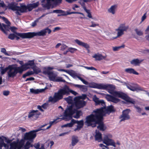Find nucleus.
Instances as JSON below:
<instances>
[{
    "label": "nucleus",
    "mask_w": 149,
    "mask_h": 149,
    "mask_svg": "<svg viewBox=\"0 0 149 149\" xmlns=\"http://www.w3.org/2000/svg\"><path fill=\"white\" fill-rule=\"evenodd\" d=\"M131 110L129 109H126L122 111V114L120 115V118L121 119L120 122L127 120L130 118L129 113Z\"/></svg>",
    "instance_id": "obj_11"
},
{
    "label": "nucleus",
    "mask_w": 149,
    "mask_h": 149,
    "mask_svg": "<svg viewBox=\"0 0 149 149\" xmlns=\"http://www.w3.org/2000/svg\"><path fill=\"white\" fill-rule=\"evenodd\" d=\"M2 138H3V139H5V142H6L7 143H11V142H12V140L9 139L8 138H7L6 137L4 136H2Z\"/></svg>",
    "instance_id": "obj_50"
},
{
    "label": "nucleus",
    "mask_w": 149,
    "mask_h": 149,
    "mask_svg": "<svg viewBox=\"0 0 149 149\" xmlns=\"http://www.w3.org/2000/svg\"><path fill=\"white\" fill-rule=\"evenodd\" d=\"M10 147H14L18 148L19 147H22V146L20 144H18L15 141H13L10 143Z\"/></svg>",
    "instance_id": "obj_35"
},
{
    "label": "nucleus",
    "mask_w": 149,
    "mask_h": 149,
    "mask_svg": "<svg viewBox=\"0 0 149 149\" xmlns=\"http://www.w3.org/2000/svg\"><path fill=\"white\" fill-rule=\"evenodd\" d=\"M95 140L98 142H100L102 141V135L101 133L99 132H96L95 136Z\"/></svg>",
    "instance_id": "obj_26"
},
{
    "label": "nucleus",
    "mask_w": 149,
    "mask_h": 149,
    "mask_svg": "<svg viewBox=\"0 0 149 149\" xmlns=\"http://www.w3.org/2000/svg\"><path fill=\"white\" fill-rule=\"evenodd\" d=\"M27 9H28L29 11H31L33 9L31 4H28L27 6Z\"/></svg>",
    "instance_id": "obj_60"
},
{
    "label": "nucleus",
    "mask_w": 149,
    "mask_h": 149,
    "mask_svg": "<svg viewBox=\"0 0 149 149\" xmlns=\"http://www.w3.org/2000/svg\"><path fill=\"white\" fill-rule=\"evenodd\" d=\"M74 119H72L71 120V122L70 123L63 125L61 127H72L73 126L74 124Z\"/></svg>",
    "instance_id": "obj_33"
},
{
    "label": "nucleus",
    "mask_w": 149,
    "mask_h": 149,
    "mask_svg": "<svg viewBox=\"0 0 149 149\" xmlns=\"http://www.w3.org/2000/svg\"><path fill=\"white\" fill-rule=\"evenodd\" d=\"M54 69L53 67L46 66L43 68L42 73L45 75H48Z\"/></svg>",
    "instance_id": "obj_22"
},
{
    "label": "nucleus",
    "mask_w": 149,
    "mask_h": 149,
    "mask_svg": "<svg viewBox=\"0 0 149 149\" xmlns=\"http://www.w3.org/2000/svg\"><path fill=\"white\" fill-rule=\"evenodd\" d=\"M79 3L81 4L84 10H86L87 8L84 1L83 0H80V1H79Z\"/></svg>",
    "instance_id": "obj_43"
},
{
    "label": "nucleus",
    "mask_w": 149,
    "mask_h": 149,
    "mask_svg": "<svg viewBox=\"0 0 149 149\" xmlns=\"http://www.w3.org/2000/svg\"><path fill=\"white\" fill-rule=\"evenodd\" d=\"M78 78L84 84L86 85H87L88 84V82L86 81L85 80H84V79L82 78V77H78Z\"/></svg>",
    "instance_id": "obj_53"
},
{
    "label": "nucleus",
    "mask_w": 149,
    "mask_h": 149,
    "mask_svg": "<svg viewBox=\"0 0 149 149\" xmlns=\"http://www.w3.org/2000/svg\"><path fill=\"white\" fill-rule=\"evenodd\" d=\"M65 89L66 91H67V93H66V95H68L70 94V93H71L72 94L74 95H76L78 94V93L72 90H71L69 87L67 85H65Z\"/></svg>",
    "instance_id": "obj_24"
},
{
    "label": "nucleus",
    "mask_w": 149,
    "mask_h": 149,
    "mask_svg": "<svg viewBox=\"0 0 149 149\" xmlns=\"http://www.w3.org/2000/svg\"><path fill=\"white\" fill-rule=\"evenodd\" d=\"M104 85H106L107 87L104 89L108 90V92L113 96L109 94L106 95L105 97L108 101L115 103H117L120 100L115 97H116L124 100L127 103H130L134 104H135V101L129 97L126 94L122 92L114 91L113 90L112 85L111 84H104Z\"/></svg>",
    "instance_id": "obj_1"
},
{
    "label": "nucleus",
    "mask_w": 149,
    "mask_h": 149,
    "mask_svg": "<svg viewBox=\"0 0 149 149\" xmlns=\"http://www.w3.org/2000/svg\"><path fill=\"white\" fill-rule=\"evenodd\" d=\"M103 143L107 146H111L115 148L116 147V143L114 141L109 138L108 135H105L103 139Z\"/></svg>",
    "instance_id": "obj_14"
},
{
    "label": "nucleus",
    "mask_w": 149,
    "mask_h": 149,
    "mask_svg": "<svg viewBox=\"0 0 149 149\" xmlns=\"http://www.w3.org/2000/svg\"><path fill=\"white\" fill-rule=\"evenodd\" d=\"M44 90L43 89H42L40 90H39L38 89L35 90L33 88H31L30 89V92L32 93L35 94H37L41 92Z\"/></svg>",
    "instance_id": "obj_34"
},
{
    "label": "nucleus",
    "mask_w": 149,
    "mask_h": 149,
    "mask_svg": "<svg viewBox=\"0 0 149 149\" xmlns=\"http://www.w3.org/2000/svg\"><path fill=\"white\" fill-rule=\"evenodd\" d=\"M65 86L62 88L59 89L57 92L55 93L53 97H49V101L50 102H56L62 99L63 95H66L67 91H66Z\"/></svg>",
    "instance_id": "obj_4"
},
{
    "label": "nucleus",
    "mask_w": 149,
    "mask_h": 149,
    "mask_svg": "<svg viewBox=\"0 0 149 149\" xmlns=\"http://www.w3.org/2000/svg\"><path fill=\"white\" fill-rule=\"evenodd\" d=\"M125 85L128 89L133 91H143V88L136 84L131 83H125Z\"/></svg>",
    "instance_id": "obj_8"
},
{
    "label": "nucleus",
    "mask_w": 149,
    "mask_h": 149,
    "mask_svg": "<svg viewBox=\"0 0 149 149\" xmlns=\"http://www.w3.org/2000/svg\"><path fill=\"white\" fill-rule=\"evenodd\" d=\"M10 93V91H4L3 92V95L5 96H8Z\"/></svg>",
    "instance_id": "obj_63"
},
{
    "label": "nucleus",
    "mask_w": 149,
    "mask_h": 149,
    "mask_svg": "<svg viewBox=\"0 0 149 149\" xmlns=\"http://www.w3.org/2000/svg\"><path fill=\"white\" fill-rule=\"evenodd\" d=\"M134 107L137 110V112L139 113H140L141 111V109L139 107H138L137 106H134Z\"/></svg>",
    "instance_id": "obj_62"
},
{
    "label": "nucleus",
    "mask_w": 149,
    "mask_h": 149,
    "mask_svg": "<svg viewBox=\"0 0 149 149\" xmlns=\"http://www.w3.org/2000/svg\"><path fill=\"white\" fill-rule=\"evenodd\" d=\"M36 136V131L34 130L25 133L24 139L25 140H28L32 142Z\"/></svg>",
    "instance_id": "obj_10"
},
{
    "label": "nucleus",
    "mask_w": 149,
    "mask_h": 149,
    "mask_svg": "<svg viewBox=\"0 0 149 149\" xmlns=\"http://www.w3.org/2000/svg\"><path fill=\"white\" fill-rule=\"evenodd\" d=\"M47 3L45 4H42V5L43 8H47V9L50 8L51 6V2L47 1Z\"/></svg>",
    "instance_id": "obj_37"
},
{
    "label": "nucleus",
    "mask_w": 149,
    "mask_h": 149,
    "mask_svg": "<svg viewBox=\"0 0 149 149\" xmlns=\"http://www.w3.org/2000/svg\"><path fill=\"white\" fill-rule=\"evenodd\" d=\"M68 50L71 53H74L77 50V49L72 47H70L69 48Z\"/></svg>",
    "instance_id": "obj_52"
},
{
    "label": "nucleus",
    "mask_w": 149,
    "mask_h": 149,
    "mask_svg": "<svg viewBox=\"0 0 149 149\" xmlns=\"http://www.w3.org/2000/svg\"><path fill=\"white\" fill-rule=\"evenodd\" d=\"M84 67L88 70H97V69L93 67H88L87 66H84Z\"/></svg>",
    "instance_id": "obj_58"
},
{
    "label": "nucleus",
    "mask_w": 149,
    "mask_h": 149,
    "mask_svg": "<svg viewBox=\"0 0 149 149\" xmlns=\"http://www.w3.org/2000/svg\"><path fill=\"white\" fill-rule=\"evenodd\" d=\"M116 110L114 109L112 105L107 107V108L104 109V113L102 114V117L103 116L106 114H109L111 113L114 112Z\"/></svg>",
    "instance_id": "obj_19"
},
{
    "label": "nucleus",
    "mask_w": 149,
    "mask_h": 149,
    "mask_svg": "<svg viewBox=\"0 0 149 149\" xmlns=\"http://www.w3.org/2000/svg\"><path fill=\"white\" fill-rule=\"evenodd\" d=\"M72 14H80L82 15L83 16H84V15L82 13L78 12H70L68 13V15H70Z\"/></svg>",
    "instance_id": "obj_61"
},
{
    "label": "nucleus",
    "mask_w": 149,
    "mask_h": 149,
    "mask_svg": "<svg viewBox=\"0 0 149 149\" xmlns=\"http://www.w3.org/2000/svg\"><path fill=\"white\" fill-rule=\"evenodd\" d=\"M34 147L37 149H45L43 146H42L40 148V144L39 142L37 143H35L34 145Z\"/></svg>",
    "instance_id": "obj_41"
},
{
    "label": "nucleus",
    "mask_w": 149,
    "mask_h": 149,
    "mask_svg": "<svg viewBox=\"0 0 149 149\" xmlns=\"http://www.w3.org/2000/svg\"><path fill=\"white\" fill-rule=\"evenodd\" d=\"M27 63L29 66H32L35 65L34 60L29 61Z\"/></svg>",
    "instance_id": "obj_44"
},
{
    "label": "nucleus",
    "mask_w": 149,
    "mask_h": 149,
    "mask_svg": "<svg viewBox=\"0 0 149 149\" xmlns=\"http://www.w3.org/2000/svg\"><path fill=\"white\" fill-rule=\"evenodd\" d=\"M47 32L48 34H50L51 32V30L48 28L42 29L40 31L37 32H28L27 33L26 38H31L37 36H45Z\"/></svg>",
    "instance_id": "obj_6"
},
{
    "label": "nucleus",
    "mask_w": 149,
    "mask_h": 149,
    "mask_svg": "<svg viewBox=\"0 0 149 149\" xmlns=\"http://www.w3.org/2000/svg\"><path fill=\"white\" fill-rule=\"evenodd\" d=\"M65 100L68 103L71 102L72 101V97L71 96L65 98Z\"/></svg>",
    "instance_id": "obj_54"
},
{
    "label": "nucleus",
    "mask_w": 149,
    "mask_h": 149,
    "mask_svg": "<svg viewBox=\"0 0 149 149\" xmlns=\"http://www.w3.org/2000/svg\"><path fill=\"white\" fill-rule=\"evenodd\" d=\"M125 45H123L120 46L118 47H113V50L114 51H118L121 48H124L125 47Z\"/></svg>",
    "instance_id": "obj_42"
},
{
    "label": "nucleus",
    "mask_w": 149,
    "mask_h": 149,
    "mask_svg": "<svg viewBox=\"0 0 149 149\" xmlns=\"http://www.w3.org/2000/svg\"><path fill=\"white\" fill-rule=\"evenodd\" d=\"M129 28L128 26H126L125 24H120L118 28L116 29V31H117V35L115 38L117 37L121 36L124 34V32L127 31Z\"/></svg>",
    "instance_id": "obj_7"
},
{
    "label": "nucleus",
    "mask_w": 149,
    "mask_h": 149,
    "mask_svg": "<svg viewBox=\"0 0 149 149\" xmlns=\"http://www.w3.org/2000/svg\"><path fill=\"white\" fill-rule=\"evenodd\" d=\"M143 61V60L140 61L138 58L134 59L130 61V63L131 64L134 65L135 66L139 65Z\"/></svg>",
    "instance_id": "obj_27"
},
{
    "label": "nucleus",
    "mask_w": 149,
    "mask_h": 149,
    "mask_svg": "<svg viewBox=\"0 0 149 149\" xmlns=\"http://www.w3.org/2000/svg\"><path fill=\"white\" fill-rule=\"evenodd\" d=\"M54 81L56 82H65L66 81L65 80L63 79L62 77H56L55 79L54 80Z\"/></svg>",
    "instance_id": "obj_38"
},
{
    "label": "nucleus",
    "mask_w": 149,
    "mask_h": 149,
    "mask_svg": "<svg viewBox=\"0 0 149 149\" xmlns=\"http://www.w3.org/2000/svg\"><path fill=\"white\" fill-rule=\"evenodd\" d=\"M90 86L91 87L97 88L99 89H104L106 88L107 87L104 84H97L93 82L90 84Z\"/></svg>",
    "instance_id": "obj_18"
},
{
    "label": "nucleus",
    "mask_w": 149,
    "mask_h": 149,
    "mask_svg": "<svg viewBox=\"0 0 149 149\" xmlns=\"http://www.w3.org/2000/svg\"><path fill=\"white\" fill-rule=\"evenodd\" d=\"M78 137L77 136H73L72 137V146H74L78 142Z\"/></svg>",
    "instance_id": "obj_31"
},
{
    "label": "nucleus",
    "mask_w": 149,
    "mask_h": 149,
    "mask_svg": "<svg viewBox=\"0 0 149 149\" xmlns=\"http://www.w3.org/2000/svg\"><path fill=\"white\" fill-rule=\"evenodd\" d=\"M52 13H63L62 14H58V16H65L66 15L65 14V12L63 10H62L61 9H57V10H53V12Z\"/></svg>",
    "instance_id": "obj_30"
},
{
    "label": "nucleus",
    "mask_w": 149,
    "mask_h": 149,
    "mask_svg": "<svg viewBox=\"0 0 149 149\" xmlns=\"http://www.w3.org/2000/svg\"><path fill=\"white\" fill-rule=\"evenodd\" d=\"M125 71L128 73L130 74H134L138 75L139 73L135 71L134 69L132 68H128L126 69L125 70Z\"/></svg>",
    "instance_id": "obj_29"
},
{
    "label": "nucleus",
    "mask_w": 149,
    "mask_h": 149,
    "mask_svg": "<svg viewBox=\"0 0 149 149\" xmlns=\"http://www.w3.org/2000/svg\"><path fill=\"white\" fill-rule=\"evenodd\" d=\"M15 33H10L8 35V38L11 40H14L15 38Z\"/></svg>",
    "instance_id": "obj_45"
},
{
    "label": "nucleus",
    "mask_w": 149,
    "mask_h": 149,
    "mask_svg": "<svg viewBox=\"0 0 149 149\" xmlns=\"http://www.w3.org/2000/svg\"><path fill=\"white\" fill-rule=\"evenodd\" d=\"M30 145L31 143L29 141H27L24 146V149H29L30 147Z\"/></svg>",
    "instance_id": "obj_47"
},
{
    "label": "nucleus",
    "mask_w": 149,
    "mask_h": 149,
    "mask_svg": "<svg viewBox=\"0 0 149 149\" xmlns=\"http://www.w3.org/2000/svg\"><path fill=\"white\" fill-rule=\"evenodd\" d=\"M32 7L33 8H35L38 6L39 5V3L38 2H37L36 3H31Z\"/></svg>",
    "instance_id": "obj_51"
},
{
    "label": "nucleus",
    "mask_w": 149,
    "mask_h": 149,
    "mask_svg": "<svg viewBox=\"0 0 149 149\" xmlns=\"http://www.w3.org/2000/svg\"><path fill=\"white\" fill-rule=\"evenodd\" d=\"M27 10V7L25 5H21L20 6H19V8H18V11L22 13L26 12Z\"/></svg>",
    "instance_id": "obj_28"
},
{
    "label": "nucleus",
    "mask_w": 149,
    "mask_h": 149,
    "mask_svg": "<svg viewBox=\"0 0 149 149\" xmlns=\"http://www.w3.org/2000/svg\"><path fill=\"white\" fill-rule=\"evenodd\" d=\"M41 114L40 113L38 110H32L29 113L28 117L29 118L32 119L33 120L37 119Z\"/></svg>",
    "instance_id": "obj_15"
},
{
    "label": "nucleus",
    "mask_w": 149,
    "mask_h": 149,
    "mask_svg": "<svg viewBox=\"0 0 149 149\" xmlns=\"http://www.w3.org/2000/svg\"><path fill=\"white\" fill-rule=\"evenodd\" d=\"M74 101L75 107L78 109L83 107L86 104L85 101L80 100L76 97L74 98Z\"/></svg>",
    "instance_id": "obj_13"
},
{
    "label": "nucleus",
    "mask_w": 149,
    "mask_h": 149,
    "mask_svg": "<svg viewBox=\"0 0 149 149\" xmlns=\"http://www.w3.org/2000/svg\"><path fill=\"white\" fill-rule=\"evenodd\" d=\"M17 29V28L15 26L10 27V30L11 31L13 32L14 33H15L17 36H19L22 38H26L27 33H18L16 31Z\"/></svg>",
    "instance_id": "obj_16"
},
{
    "label": "nucleus",
    "mask_w": 149,
    "mask_h": 149,
    "mask_svg": "<svg viewBox=\"0 0 149 149\" xmlns=\"http://www.w3.org/2000/svg\"><path fill=\"white\" fill-rule=\"evenodd\" d=\"M33 72L32 71H29L24 74L22 76V77L24 78H26V77L29 76L33 74L34 73L38 74L41 72V70L39 68L36 69L35 68H33Z\"/></svg>",
    "instance_id": "obj_17"
},
{
    "label": "nucleus",
    "mask_w": 149,
    "mask_h": 149,
    "mask_svg": "<svg viewBox=\"0 0 149 149\" xmlns=\"http://www.w3.org/2000/svg\"><path fill=\"white\" fill-rule=\"evenodd\" d=\"M88 14L87 16L90 18H93L92 16L90 10L86 9V10H84Z\"/></svg>",
    "instance_id": "obj_49"
},
{
    "label": "nucleus",
    "mask_w": 149,
    "mask_h": 149,
    "mask_svg": "<svg viewBox=\"0 0 149 149\" xmlns=\"http://www.w3.org/2000/svg\"><path fill=\"white\" fill-rule=\"evenodd\" d=\"M76 97L79 99H82V100H85L87 97V95L86 94H82L81 96Z\"/></svg>",
    "instance_id": "obj_46"
},
{
    "label": "nucleus",
    "mask_w": 149,
    "mask_h": 149,
    "mask_svg": "<svg viewBox=\"0 0 149 149\" xmlns=\"http://www.w3.org/2000/svg\"><path fill=\"white\" fill-rule=\"evenodd\" d=\"M3 146L6 149H8L9 147V145L5 143L4 142V139L1 137L0 136V149H2Z\"/></svg>",
    "instance_id": "obj_23"
},
{
    "label": "nucleus",
    "mask_w": 149,
    "mask_h": 149,
    "mask_svg": "<svg viewBox=\"0 0 149 149\" xmlns=\"http://www.w3.org/2000/svg\"><path fill=\"white\" fill-rule=\"evenodd\" d=\"M146 13H145L142 16V17H141V22H143L144 21L145 19L146 18Z\"/></svg>",
    "instance_id": "obj_64"
},
{
    "label": "nucleus",
    "mask_w": 149,
    "mask_h": 149,
    "mask_svg": "<svg viewBox=\"0 0 149 149\" xmlns=\"http://www.w3.org/2000/svg\"><path fill=\"white\" fill-rule=\"evenodd\" d=\"M91 25L89 26L90 27H95L97 26H99V24H96L94 22L91 21Z\"/></svg>",
    "instance_id": "obj_56"
},
{
    "label": "nucleus",
    "mask_w": 149,
    "mask_h": 149,
    "mask_svg": "<svg viewBox=\"0 0 149 149\" xmlns=\"http://www.w3.org/2000/svg\"><path fill=\"white\" fill-rule=\"evenodd\" d=\"M1 52L4 53L5 55L8 56L9 54L6 52V49L4 48H2L1 49Z\"/></svg>",
    "instance_id": "obj_59"
},
{
    "label": "nucleus",
    "mask_w": 149,
    "mask_h": 149,
    "mask_svg": "<svg viewBox=\"0 0 149 149\" xmlns=\"http://www.w3.org/2000/svg\"><path fill=\"white\" fill-rule=\"evenodd\" d=\"M93 100L95 102V105H99L102 106V107L100 108L97 109L96 110L93 111V112L95 113V114H96V112L98 110L101 109H102L103 111V112L102 113L103 114L104 112V108H105V103L104 100H99V98H97L96 96L93 98Z\"/></svg>",
    "instance_id": "obj_9"
},
{
    "label": "nucleus",
    "mask_w": 149,
    "mask_h": 149,
    "mask_svg": "<svg viewBox=\"0 0 149 149\" xmlns=\"http://www.w3.org/2000/svg\"><path fill=\"white\" fill-rule=\"evenodd\" d=\"M10 25H6L4 24H2V26L3 29L8 33V31L10 30Z\"/></svg>",
    "instance_id": "obj_36"
},
{
    "label": "nucleus",
    "mask_w": 149,
    "mask_h": 149,
    "mask_svg": "<svg viewBox=\"0 0 149 149\" xmlns=\"http://www.w3.org/2000/svg\"><path fill=\"white\" fill-rule=\"evenodd\" d=\"M18 8H19V6H16L13 4H11L9 6V8L13 11H18Z\"/></svg>",
    "instance_id": "obj_40"
},
{
    "label": "nucleus",
    "mask_w": 149,
    "mask_h": 149,
    "mask_svg": "<svg viewBox=\"0 0 149 149\" xmlns=\"http://www.w3.org/2000/svg\"><path fill=\"white\" fill-rule=\"evenodd\" d=\"M74 41L78 45L85 48L88 51V52H89V49L90 48V46L88 44L82 42L77 39L75 40Z\"/></svg>",
    "instance_id": "obj_20"
},
{
    "label": "nucleus",
    "mask_w": 149,
    "mask_h": 149,
    "mask_svg": "<svg viewBox=\"0 0 149 149\" xmlns=\"http://www.w3.org/2000/svg\"><path fill=\"white\" fill-rule=\"evenodd\" d=\"M2 18L4 21H5V23L7 25H10V22L8 20V19L4 17H3Z\"/></svg>",
    "instance_id": "obj_57"
},
{
    "label": "nucleus",
    "mask_w": 149,
    "mask_h": 149,
    "mask_svg": "<svg viewBox=\"0 0 149 149\" xmlns=\"http://www.w3.org/2000/svg\"><path fill=\"white\" fill-rule=\"evenodd\" d=\"M74 124L77 123V127L74 130V131H76L77 130L79 131L83 128L84 125V122L83 120H81L80 121L76 120L74 119Z\"/></svg>",
    "instance_id": "obj_21"
},
{
    "label": "nucleus",
    "mask_w": 149,
    "mask_h": 149,
    "mask_svg": "<svg viewBox=\"0 0 149 149\" xmlns=\"http://www.w3.org/2000/svg\"><path fill=\"white\" fill-rule=\"evenodd\" d=\"M0 30L6 35H7V32L3 29L2 26V24L0 22Z\"/></svg>",
    "instance_id": "obj_55"
},
{
    "label": "nucleus",
    "mask_w": 149,
    "mask_h": 149,
    "mask_svg": "<svg viewBox=\"0 0 149 149\" xmlns=\"http://www.w3.org/2000/svg\"><path fill=\"white\" fill-rule=\"evenodd\" d=\"M8 77L9 78H14L16 76L15 67H13L12 65H9L8 67L4 68V67H0V71L2 75L4 74L8 70Z\"/></svg>",
    "instance_id": "obj_5"
},
{
    "label": "nucleus",
    "mask_w": 149,
    "mask_h": 149,
    "mask_svg": "<svg viewBox=\"0 0 149 149\" xmlns=\"http://www.w3.org/2000/svg\"><path fill=\"white\" fill-rule=\"evenodd\" d=\"M135 31L136 32L137 34L139 36H141L143 35V33L141 30H139L137 29H135Z\"/></svg>",
    "instance_id": "obj_48"
},
{
    "label": "nucleus",
    "mask_w": 149,
    "mask_h": 149,
    "mask_svg": "<svg viewBox=\"0 0 149 149\" xmlns=\"http://www.w3.org/2000/svg\"><path fill=\"white\" fill-rule=\"evenodd\" d=\"M116 8L115 5L112 6L109 9L108 11L109 13H111L113 14L115 13V9Z\"/></svg>",
    "instance_id": "obj_39"
},
{
    "label": "nucleus",
    "mask_w": 149,
    "mask_h": 149,
    "mask_svg": "<svg viewBox=\"0 0 149 149\" xmlns=\"http://www.w3.org/2000/svg\"><path fill=\"white\" fill-rule=\"evenodd\" d=\"M93 57L95 58L96 60L100 61L102 59H105L106 58V56H103L101 54L98 55L95 54L93 56Z\"/></svg>",
    "instance_id": "obj_25"
},
{
    "label": "nucleus",
    "mask_w": 149,
    "mask_h": 149,
    "mask_svg": "<svg viewBox=\"0 0 149 149\" xmlns=\"http://www.w3.org/2000/svg\"><path fill=\"white\" fill-rule=\"evenodd\" d=\"M75 113H76V114L74 116V118H78L80 116L81 111H78L75 109H73L72 106H70L65 110L64 113V116L65 118L70 120L72 118V115Z\"/></svg>",
    "instance_id": "obj_3"
},
{
    "label": "nucleus",
    "mask_w": 149,
    "mask_h": 149,
    "mask_svg": "<svg viewBox=\"0 0 149 149\" xmlns=\"http://www.w3.org/2000/svg\"><path fill=\"white\" fill-rule=\"evenodd\" d=\"M15 68L16 75L18 73H19L20 74H21L24 71L30 68V67L29 66L27 63L22 65L20 66L15 67Z\"/></svg>",
    "instance_id": "obj_12"
},
{
    "label": "nucleus",
    "mask_w": 149,
    "mask_h": 149,
    "mask_svg": "<svg viewBox=\"0 0 149 149\" xmlns=\"http://www.w3.org/2000/svg\"><path fill=\"white\" fill-rule=\"evenodd\" d=\"M103 111L102 109L98 110L95 114H91L87 116L86 118L85 123L87 124L88 126H91L93 127L96 126V124H98L97 128L100 131H104L105 129L104 128V126L102 122V113Z\"/></svg>",
    "instance_id": "obj_2"
},
{
    "label": "nucleus",
    "mask_w": 149,
    "mask_h": 149,
    "mask_svg": "<svg viewBox=\"0 0 149 149\" xmlns=\"http://www.w3.org/2000/svg\"><path fill=\"white\" fill-rule=\"evenodd\" d=\"M48 77L51 81H54L55 79L56 75L54 73V72L52 71L48 75Z\"/></svg>",
    "instance_id": "obj_32"
}]
</instances>
